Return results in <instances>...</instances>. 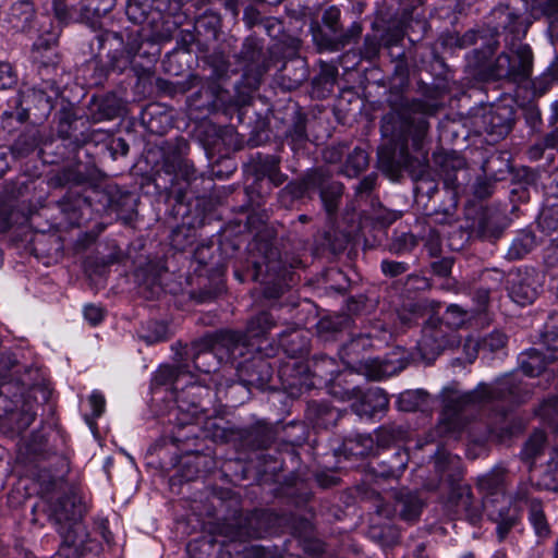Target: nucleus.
Wrapping results in <instances>:
<instances>
[{
    "label": "nucleus",
    "instance_id": "2",
    "mask_svg": "<svg viewBox=\"0 0 558 558\" xmlns=\"http://www.w3.org/2000/svg\"><path fill=\"white\" fill-rule=\"evenodd\" d=\"M52 388L44 369L25 366L21 373L13 351L0 355V429L20 435L35 421L40 403H48Z\"/></svg>",
    "mask_w": 558,
    "mask_h": 558
},
{
    "label": "nucleus",
    "instance_id": "18",
    "mask_svg": "<svg viewBox=\"0 0 558 558\" xmlns=\"http://www.w3.org/2000/svg\"><path fill=\"white\" fill-rule=\"evenodd\" d=\"M389 407V399L384 389L369 388L361 396L360 401L352 404V410L361 417L371 418Z\"/></svg>",
    "mask_w": 558,
    "mask_h": 558
},
{
    "label": "nucleus",
    "instance_id": "56",
    "mask_svg": "<svg viewBox=\"0 0 558 558\" xmlns=\"http://www.w3.org/2000/svg\"><path fill=\"white\" fill-rule=\"evenodd\" d=\"M507 344V335L500 330H494L476 344V349H504Z\"/></svg>",
    "mask_w": 558,
    "mask_h": 558
},
{
    "label": "nucleus",
    "instance_id": "14",
    "mask_svg": "<svg viewBox=\"0 0 558 558\" xmlns=\"http://www.w3.org/2000/svg\"><path fill=\"white\" fill-rule=\"evenodd\" d=\"M485 508L490 521L496 523V534L499 542L505 541L509 532L521 521V506H513L507 500L502 502L498 498H488L485 500Z\"/></svg>",
    "mask_w": 558,
    "mask_h": 558
},
{
    "label": "nucleus",
    "instance_id": "62",
    "mask_svg": "<svg viewBox=\"0 0 558 558\" xmlns=\"http://www.w3.org/2000/svg\"><path fill=\"white\" fill-rule=\"evenodd\" d=\"M474 195L480 198L484 199L489 197L494 192V182L486 178H478L476 182L474 183Z\"/></svg>",
    "mask_w": 558,
    "mask_h": 558
},
{
    "label": "nucleus",
    "instance_id": "7",
    "mask_svg": "<svg viewBox=\"0 0 558 558\" xmlns=\"http://www.w3.org/2000/svg\"><path fill=\"white\" fill-rule=\"evenodd\" d=\"M186 146L184 141L167 144L162 148L161 168L156 173V184L158 186L163 175L168 177L167 181L163 180V187L168 191L169 196L173 197L179 204L184 203L186 187L196 179L194 166L184 158Z\"/></svg>",
    "mask_w": 558,
    "mask_h": 558
},
{
    "label": "nucleus",
    "instance_id": "60",
    "mask_svg": "<svg viewBox=\"0 0 558 558\" xmlns=\"http://www.w3.org/2000/svg\"><path fill=\"white\" fill-rule=\"evenodd\" d=\"M16 73L8 62H0V89H7L15 85Z\"/></svg>",
    "mask_w": 558,
    "mask_h": 558
},
{
    "label": "nucleus",
    "instance_id": "53",
    "mask_svg": "<svg viewBox=\"0 0 558 558\" xmlns=\"http://www.w3.org/2000/svg\"><path fill=\"white\" fill-rule=\"evenodd\" d=\"M533 485L530 482H521L519 483L515 492L507 498L513 506H521V509L524 505H531L532 500H536L532 498L531 495L533 493Z\"/></svg>",
    "mask_w": 558,
    "mask_h": 558
},
{
    "label": "nucleus",
    "instance_id": "42",
    "mask_svg": "<svg viewBox=\"0 0 558 558\" xmlns=\"http://www.w3.org/2000/svg\"><path fill=\"white\" fill-rule=\"evenodd\" d=\"M322 183V173L314 172L310 174L306 179L300 182H291L289 183L284 190L283 194H289L292 198H301L305 194L310 192V190L317 186V184Z\"/></svg>",
    "mask_w": 558,
    "mask_h": 558
},
{
    "label": "nucleus",
    "instance_id": "38",
    "mask_svg": "<svg viewBox=\"0 0 558 558\" xmlns=\"http://www.w3.org/2000/svg\"><path fill=\"white\" fill-rule=\"evenodd\" d=\"M427 402V393L422 389L405 390L397 398V408L402 412H415Z\"/></svg>",
    "mask_w": 558,
    "mask_h": 558
},
{
    "label": "nucleus",
    "instance_id": "41",
    "mask_svg": "<svg viewBox=\"0 0 558 558\" xmlns=\"http://www.w3.org/2000/svg\"><path fill=\"white\" fill-rule=\"evenodd\" d=\"M473 499L474 496L469 486H458L452 490L450 496V505L453 508L454 514L459 519H463V515Z\"/></svg>",
    "mask_w": 558,
    "mask_h": 558
},
{
    "label": "nucleus",
    "instance_id": "64",
    "mask_svg": "<svg viewBox=\"0 0 558 558\" xmlns=\"http://www.w3.org/2000/svg\"><path fill=\"white\" fill-rule=\"evenodd\" d=\"M553 109V130L548 133L549 146L558 147V100L551 105Z\"/></svg>",
    "mask_w": 558,
    "mask_h": 558
},
{
    "label": "nucleus",
    "instance_id": "25",
    "mask_svg": "<svg viewBox=\"0 0 558 558\" xmlns=\"http://www.w3.org/2000/svg\"><path fill=\"white\" fill-rule=\"evenodd\" d=\"M306 417L319 428H328L337 423L340 413L327 402L312 401L307 405Z\"/></svg>",
    "mask_w": 558,
    "mask_h": 558
},
{
    "label": "nucleus",
    "instance_id": "54",
    "mask_svg": "<svg viewBox=\"0 0 558 558\" xmlns=\"http://www.w3.org/2000/svg\"><path fill=\"white\" fill-rule=\"evenodd\" d=\"M88 404L90 408V414L86 415V422L89 425H92L105 412V408H106L105 396L98 390L92 391V393L88 398Z\"/></svg>",
    "mask_w": 558,
    "mask_h": 558
},
{
    "label": "nucleus",
    "instance_id": "4",
    "mask_svg": "<svg viewBox=\"0 0 558 558\" xmlns=\"http://www.w3.org/2000/svg\"><path fill=\"white\" fill-rule=\"evenodd\" d=\"M430 114L433 108L426 101L402 98L381 118L384 144L378 149V165L384 172L393 177L407 165L409 141L414 150L423 149L429 130L427 117Z\"/></svg>",
    "mask_w": 558,
    "mask_h": 558
},
{
    "label": "nucleus",
    "instance_id": "49",
    "mask_svg": "<svg viewBox=\"0 0 558 558\" xmlns=\"http://www.w3.org/2000/svg\"><path fill=\"white\" fill-rule=\"evenodd\" d=\"M214 353L215 351H175V355L180 359L183 355L191 356L194 368L206 374L215 369L214 365L207 363L208 359H215Z\"/></svg>",
    "mask_w": 558,
    "mask_h": 558
},
{
    "label": "nucleus",
    "instance_id": "21",
    "mask_svg": "<svg viewBox=\"0 0 558 558\" xmlns=\"http://www.w3.org/2000/svg\"><path fill=\"white\" fill-rule=\"evenodd\" d=\"M347 367L351 372L363 375L369 380H383L396 374L402 367H397L388 360L369 359L366 361H360L356 365L347 364Z\"/></svg>",
    "mask_w": 558,
    "mask_h": 558
},
{
    "label": "nucleus",
    "instance_id": "10",
    "mask_svg": "<svg viewBox=\"0 0 558 558\" xmlns=\"http://www.w3.org/2000/svg\"><path fill=\"white\" fill-rule=\"evenodd\" d=\"M275 326V320L268 312H262L252 317L245 332L221 329L206 332L194 340V349H232L236 347H250L252 340L264 338Z\"/></svg>",
    "mask_w": 558,
    "mask_h": 558
},
{
    "label": "nucleus",
    "instance_id": "28",
    "mask_svg": "<svg viewBox=\"0 0 558 558\" xmlns=\"http://www.w3.org/2000/svg\"><path fill=\"white\" fill-rule=\"evenodd\" d=\"M506 471L504 468H496L489 473L478 478V487L486 493V499L488 498H501L506 497Z\"/></svg>",
    "mask_w": 558,
    "mask_h": 558
},
{
    "label": "nucleus",
    "instance_id": "61",
    "mask_svg": "<svg viewBox=\"0 0 558 558\" xmlns=\"http://www.w3.org/2000/svg\"><path fill=\"white\" fill-rule=\"evenodd\" d=\"M381 271L388 277H397L404 274L409 269V265L404 262H396L385 259L381 262Z\"/></svg>",
    "mask_w": 558,
    "mask_h": 558
},
{
    "label": "nucleus",
    "instance_id": "6",
    "mask_svg": "<svg viewBox=\"0 0 558 558\" xmlns=\"http://www.w3.org/2000/svg\"><path fill=\"white\" fill-rule=\"evenodd\" d=\"M499 47V41L492 36L482 49L473 51L470 65H472L484 80L508 78L512 82L527 80L533 69V52L529 45H512L510 48L515 59L511 60L506 52L500 53L495 60L493 54Z\"/></svg>",
    "mask_w": 558,
    "mask_h": 558
},
{
    "label": "nucleus",
    "instance_id": "63",
    "mask_svg": "<svg viewBox=\"0 0 558 558\" xmlns=\"http://www.w3.org/2000/svg\"><path fill=\"white\" fill-rule=\"evenodd\" d=\"M447 314L449 316L450 324H452L457 327L463 325L466 322V319L469 318L468 312L464 311L463 308H461L457 304L449 305L447 307Z\"/></svg>",
    "mask_w": 558,
    "mask_h": 558
},
{
    "label": "nucleus",
    "instance_id": "40",
    "mask_svg": "<svg viewBox=\"0 0 558 558\" xmlns=\"http://www.w3.org/2000/svg\"><path fill=\"white\" fill-rule=\"evenodd\" d=\"M473 499L474 496L469 486H458L452 490L450 496V505L453 508L454 514L459 519H463V515Z\"/></svg>",
    "mask_w": 558,
    "mask_h": 558
},
{
    "label": "nucleus",
    "instance_id": "50",
    "mask_svg": "<svg viewBox=\"0 0 558 558\" xmlns=\"http://www.w3.org/2000/svg\"><path fill=\"white\" fill-rule=\"evenodd\" d=\"M417 245L416 238L409 232L396 234L389 245V250L393 254H404L411 252Z\"/></svg>",
    "mask_w": 558,
    "mask_h": 558
},
{
    "label": "nucleus",
    "instance_id": "29",
    "mask_svg": "<svg viewBox=\"0 0 558 558\" xmlns=\"http://www.w3.org/2000/svg\"><path fill=\"white\" fill-rule=\"evenodd\" d=\"M343 452L348 457L376 456L375 439L371 434H355L344 439Z\"/></svg>",
    "mask_w": 558,
    "mask_h": 558
},
{
    "label": "nucleus",
    "instance_id": "45",
    "mask_svg": "<svg viewBox=\"0 0 558 558\" xmlns=\"http://www.w3.org/2000/svg\"><path fill=\"white\" fill-rule=\"evenodd\" d=\"M116 7V0H85L82 7V15L87 19L105 16Z\"/></svg>",
    "mask_w": 558,
    "mask_h": 558
},
{
    "label": "nucleus",
    "instance_id": "32",
    "mask_svg": "<svg viewBox=\"0 0 558 558\" xmlns=\"http://www.w3.org/2000/svg\"><path fill=\"white\" fill-rule=\"evenodd\" d=\"M405 430L396 424L381 425L375 429V452L380 457L381 450L388 449L392 444L401 439Z\"/></svg>",
    "mask_w": 558,
    "mask_h": 558
},
{
    "label": "nucleus",
    "instance_id": "37",
    "mask_svg": "<svg viewBox=\"0 0 558 558\" xmlns=\"http://www.w3.org/2000/svg\"><path fill=\"white\" fill-rule=\"evenodd\" d=\"M286 138L294 151L304 147L308 140L306 133V118L304 116L298 113L294 117L292 125L287 131Z\"/></svg>",
    "mask_w": 558,
    "mask_h": 558
},
{
    "label": "nucleus",
    "instance_id": "35",
    "mask_svg": "<svg viewBox=\"0 0 558 558\" xmlns=\"http://www.w3.org/2000/svg\"><path fill=\"white\" fill-rule=\"evenodd\" d=\"M518 361L524 375L536 377L546 369V359L543 351H522Z\"/></svg>",
    "mask_w": 558,
    "mask_h": 558
},
{
    "label": "nucleus",
    "instance_id": "31",
    "mask_svg": "<svg viewBox=\"0 0 558 558\" xmlns=\"http://www.w3.org/2000/svg\"><path fill=\"white\" fill-rule=\"evenodd\" d=\"M546 448V435L543 430H535L524 442L520 458L532 468L541 458Z\"/></svg>",
    "mask_w": 558,
    "mask_h": 558
},
{
    "label": "nucleus",
    "instance_id": "5",
    "mask_svg": "<svg viewBox=\"0 0 558 558\" xmlns=\"http://www.w3.org/2000/svg\"><path fill=\"white\" fill-rule=\"evenodd\" d=\"M269 514L256 511L247 515L243 523L236 526L226 525L221 529V538L204 535L187 544V551L194 558H231L233 553H240L238 543L250 538H262L268 533L265 523Z\"/></svg>",
    "mask_w": 558,
    "mask_h": 558
},
{
    "label": "nucleus",
    "instance_id": "12",
    "mask_svg": "<svg viewBox=\"0 0 558 558\" xmlns=\"http://www.w3.org/2000/svg\"><path fill=\"white\" fill-rule=\"evenodd\" d=\"M47 511L62 538L61 549L53 558H61V550L74 546L77 538L75 497L68 494L54 495L47 502Z\"/></svg>",
    "mask_w": 558,
    "mask_h": 558
},
{
    "label": "nucleus",
    "instance_id": "23",
    "mask_svg": "<svg viewBox=\"0 0 558 558\" xmlns=\"http://www.w3.org/2000/svg\"><path fill=\"white\" fill-rule=\"evenodd\" d=\"M58 39V32H48L47 37L40 36L33 45L32 59L44 68L53 66L58 63V56L53 49Z\"/></svg>",
    "mask_w": 558,
    "mask_h": 558
},
{
    "label": "nucleus",
    "instance_id": "46",
    "mask_svg": "<svg viewBox=\"0 0 558 558\" xmlns=\"http://www.w3.org/2000/svg\"><path fill=\"white\" fill-rule=\"evenodd\" d=\"M369 536L381 546L389 547L398 543L400 533L393 525L372 526Z\"/></svg>",
    "mask_w": 558,
    "mask_h": 558
},
{
    "label": "nucleus",
    "instance_id": "22",
    "mask_svg": "<svg viewBox=\"0 0 558 558\" xmlns=\"http://www.w3.org/2000/svg\"><path fill=\"white\" fill-rule=\"evenodd\" d=\"M58 207L70 226H81L84 215L89 211V202L77 193H68L58 202Z\"/></svg>",
    "mask_w": 558,
    "mask_h": 558
},
{
    "label": "nucleus",
    "instance_id": "1",
    "mask_svg": "<svg viewBox=\"0 0 558 558\" xmlns=\"http://www.w3.org/2000/svg\"><path fill=\"white\" fill-rule=\"evenodd\" d=\"M445 392L444 408L438 423V429L441 434L458 438L464 432H468L469 437L474 442L486 440L502 442L523 430L524 424L521 418L502 410L496 413L483 434L475 435L471 429L472 423L464 416V411L494 401L519 407L532 399L534 384L515 374H508L498 378L493 385L481 383L476 388L469 391L460 392L448 388Z\"/></svg>",
    "mask_w": 558,
    "mask_h": 558
},
{
    "label": "nucleus",
    "instance_id": "27",
    "mask_svg": "<svg viewBox=\"0 0 558 558\" xmlns=\"http://www.w3.org/2000/svg\"><path fill=\"white\" fill-rule=\"evenodd\" d=\"M35 11L29 1L15 2L9 13V23L16 32H29L33 28Z\"/></svg>",
    "mask_w": 558,
    "mask_h": 558
},
{
    "label": "nucleus",
    "instance_id": "55",
    "mask_svg": "<svg viewBox=\"0 0 558 558\" xmlns=\"http://www.w3.org/2000/svg\"><path fill=\"white\" fill-rule=\"evenodd\" d=\"M362 29V25L354 22L343 34L335 38L332 49L338 50L355 41L361 36Z\"/></svg>",
    "mask_w": 558,
    "mask_h": 558
},
{
    "label": "nucleus",
    "instance_id": "19",
    "mask_svg": "<svg viewBox=\"0 0 558 558\" xmlns=\"http://www.w3.org/2000/svg\"><path fill=\"white\" fill-rule=\"evenodd\" d=\"M409 460V451L397 448L392 453L379 459L373 466V473L378 477L397 480L405 471Z\"/></svg>",
    "mask_w": 558,
    "mask_h": 558
},
{
    "label": "nucleus",
    "instance_id": "51",
    "mask_svg": "<svg viewBox=\"0 0 558 558\" xmlns=\"http://www.w3.org/2000/svg\"><path fill=\"white\" fill-rule=\"evenodd\" d=\"M167 337V326L163 323L153 322L148 325V330L140 333L144 344L156 345Z\"/></svg>",
    "mask_w": 558,
    "mask_h": 558
},
{
    "label": "nucleus",
    "instance_id": "43",
    "mask_svg": "<svg viewBox=\"0 0 558 558\" xmlns=\"http://www.w3.org/2000/svg\"><path fill=\"white\" fill-rule=\"evenodd\" d=\"M368 166V156L366 151L360 147H355L348 156L343 172L345 175L353 178L361 173Z\"/></svg>",
    "mask_w": 558,
    "mask_h": 558
},
{
    "label": "nucleus",
    "instance_id": "36",
    "mask_svg": "<svg viewBox=\"0 0 558 558\" xmlns=\"http://www.w3.org/2000/svg\"><path fill=\"white\" fill-rule=\"evenodd\" d=\"M536 246V236L530 231L520 232L512 241L507 252L511 260L523 258Z\"/></svg>",
    "mask_w": 558,
    "mask_h": 558
},
{
    "label": "nucleus",
    "instance_id": "3",
    "mask_svg": "<svg viewBox=\"0 0 558 558\" xmlns=\"http://www.w3.org/2000/svg\"><path fill=\"white\" fill-rule=\"evenodd\" d=\"M169 0H128L125 14L133 24L142 25L136 33L105 31L96 36L98 49L105 51L109 68L122 73L131 66L142 43L160 44L171 39V28L165 20Z\"/></svg>",
    "mask_w": 558,
    "mask_h": 558
},
{
    "label": "nucleus",
    "instance_id": "52",
    "mask_svg": "<svg viewBox=\"0 0 558 558\" xmlns=\"http://www.w3.org/2000/svg\"><path fill=\"white\" fill-rule=\"evenodd\" d=\"M545 349H558V325L555 322H548L538 333L536 342Z\"/></svg>",
    "mask_w": 558,
    "mask_h": 558
},
{
    "label": "nucleus",
    "instance_id": "17",
    "mask_svg": "<svg viewBox=\"0 0 558 558\" xmlns=\"http://www.w3.org/2000/svg\"><path fill=\"white\" fill-rule=\"evenodd\" d=\"M499 220L500 215L496 210L481 208L472 219L470 225L471 232L482 240L495 241L502 233Z\"/></svg>",
    "mask_w": 558,
    "mask_h": 558
},
{
    "label": "nucleus",
    "instance_id": "26",
    "mask_svg": "<svg viewBox=\"0 0 558 558\" xmlns=\"http://www.w3.org/2000/svg\"><path fill=\"white\" fill-rule=\"evenodd\" d=\"M220 89L215 82H208L189 98L190 106L195 110L211 112L218 108Z\"/></svg>",
    "mask_w": 558,
    "mask_h": 558
},
{
    "label": "nucleus",
    "instance_id": "24",
    "mask_svg": "<svg viewBox=\"0 0 558 558\" xmlns=\"http://www.w3.org/2000/svg\"><path fill=\"white\" fill-rule=\"evenodd\" d=\"M396 508L402 520L412 522L418 519L422 512L423 502L416 492L405 488L395 493Z\"/></svg>",
    "mask_w": 558,
    "mask_h": 558
},
{
    "label": "nucleus",
    "instance_id": "9",
    "mask_svg": "<svg viewBox=\"0 0 558 558\" xmlns=\"http://www.w3.org/2000/svg\"><path fill=\"white\" fill-rule=\"evenodd\" d=\"M304 351H293L284 362L281 363L279 372L282 375L290 376L296 381L292 385L305 386L313 388L317 386L315 379L319 381H332L339 375L340 369L333 357L327 356L324 353L314 355L312 360L304 359L302 354Z\"/></svg>",
    "mask_w": 558,
    "mask_h": 558
},
{
    "label": "nucleus",
    "instance_id": "20",
    "mask_svg": "<svg viewBox=\"0 0 558 558\" xmlns=\"http://www.w3.org/2000/svg\"><path fill=\"white\" fill-rule=\"evenodd\" d=\"M241 59L246 63V73H253L256 78H259L268 70L263 45L255 38H246L240 51Z\"/></svg>",
    "mask_w": 558,
    "mask_h": 558
},
{
    "label": "nucleus",
    "instance_id": "44",
    "mask_svg": "<svg viewBox=\"0 0 558 558\" xmlns=\"http://www.w3.org/2000/svg\"><path fill=\"white\" fill-rule=\"evenodd\" d=\"M544 423L555 425L558 423V396H549L545 398L534 410Z\"/></svg>",
    "mask_w": 558,
    "mask_h": 558
},
{
    "label": "nucleus",
    "instance_id": "11",
    "mask_svg": "<svg viewBox=\"0 0 558 558\" xmlns=\"http://www.w3.org/2000/svg\"><path fill=\"white\" fill-rule=\"evenodd\" d=\"M58 95V88L50 82H45L39 87H26L20 90L16 99L17 119L43 122L51 113Z\"/></svg>",
    "mask_w": 558,
    "mask_h": 558
},
{
    "label": "nucleus",
    "instance_id": "8",
    "mask_svg": "<svg viewBox=\"0 0 558 558\" xmlns=\"http://www.w3.org/2000/svg\"><path fill=\"white\" fill-rule=\"evenodd\" d=\"M189 365H161L154 374V381L157 385L173 384V389L177 391L175 402L178 414L175 417L179 427L198 424L204 409L201 404V397L203 387L195 383L187 384L181 391L179 390V378L175 376L179 373L189 372Z\"/></svg>",
    "mask_w": 558,
    "mask_h": 558
},
{
    "label": "nucleus",
    "instance_id": "59",
    "mask_svg": "<svg viewBox=\"0 0 558 558\" xmlns=\"http://www.w3.org/2000/svg\"><path fill=\"white\" fill-rule=\"evenodd\" d=\"M340 9L337 7H329L323 14L324 25L330 29L333 35H337L340 29Z\"/></svg>",
    "mask_w": 558,
    "mask_h": 558
},
{
    "label": "nucleus",
    "instance_id": "30",
    "mask_svg": "<svg viewBox=\"0 0 558 558\" xmlns=\"http://www.w3.org/2000/svg\"><path fill=\"white\" fill-rule=\"evenodd\" d=\"M280 159L274 155L259 156L255 163V172L258 179L268 178V180L275 185H281L287 177L280 172L279 169Z\"/></svg>",
    "mask_w": 558,
    "mask_h": 558
},
{
    "label": "nucleus",
    "instance_id": "39",
    "mask_svg": "<svg viewBox=\"0 0 558 558\" xmlns=\"http://www.w3.org/2000/svg\"><path fill=\"white\" fill-rule=\"evenodd\" d=\"M529 521L539 537L549 535L550 530L541 500H532L529 509Z\"/></svg>",
    "mask_w": 558,
    "mask_h": 558
},
{
    "label": "nucleus",
    "instance_id": "13",
    "mask_svg": "<svg viewBox=\"0 0 558 558\" xmlns=\"http://www.w3.org/2000/svg\"><path fill=\"white\" fill-rule=\"evenodd\" d=\"M65 439L59 429L48 427L35 430L25 444V454L29 461L47 460L62 452Z\"/></svg>",
    "mask_w": 558,
    "mask_h": 558
},
{
    "label": "nucleus",
    "instance_id": "34",
    "mask_svg": "<svg viewBox=\"0 0 558 558\" xmlns=\"http://www.w3.org/2000/svg\"><path fill=\"white\" fill-rule=\"evenodd\" d=\"M317 186H319V194L325 210L331 217L338 209V204L343 193V185L336 181L325 183L322 178V183L317 184Z\"/></svg>",
    "mask_w": 558,
    "mask_h": 558
},
{
    "label": "nucleus",
    "instance_id": "33",
    "mask_svg": "<svg viewBox=\"0 0 558 558\" xmlns=\"http://www.w3.org/2000/svg\"><path fill=\"white\" fill-rule=\"evenodd\" d=\"M39 144V131L35 128L28 129L15 140L11 147V154L16 158H24L34 153Z\"/></svg>",
    "mask_w": 558,
    "mask_h": 558
},
{
    "label": "nucleus",
    "instance_id": "58",
    "mask_svg": "<svg viewBox=\"0 0 558 558\" xmlns=\"http://www.w3.org/2000/svg\"><path fill=\"white\" fill-rule=\"evenodd\" d=\"M459 459L451 454H445L437 458L435 462L436 472L439 474L440 480L448 477L449 480L453 478L454 474L449 473L447 470L448 465H453L456 469L458 468Z\"/></svg>",
    "mask_w": 558,
    "mask_h": 558
},
{
    "label": "nucleus",
    "instance_id": "48",
    "mask_svg": "<svg viewBox=\"0 0 558 558\" xmlns=\"http://www.w3.org/2000/svg\"><path fill=\"white\" fill-rule=\"evenodd\" d=\"M542 481L543 485L548 489H556L558 487V451L555 448L550 449Z\"/></svg>",
    "mask_w": 558,
    "mask_h": 558
},
{
    "label": "nucleus",
    "instance_id": "15",
    "mask_svg": "<svg viewBox=\"0 0 558 558\" xmlns=\"http://www.w3.org/2000/svg\"><path fill=\"white\" fill-rule=\"evenodd\" d=\"M507 290L510 299L521 306L533 303L537 296L535 271L518 268L508 274Z\"/></svg>",
    "mask_w": 558,
    "mask_h": 558
},
{
    "label": "nucleus",
    "instance_id": "16",
    "mask_svg": "<svg viewBox=\"0 0 558 558\" xmlns=\"http://www.w3.org/2000/svg\"><path fill=\"white\" fill-rule=\"evenodd\" d=\"M57 134L62 140H70L74 144H80L88 140L89 135L85 134L87 121L77 117L72 108H62L57 114Z\"/></svg>",
    "mask_w": 558,
    "mask_h": 558
},
{
    "label": "nucleus",
    "instance_id": "47",
    "mask_svg": "<svg viewBox=\"0 0 558 558\" xmlns=\"http://www.w3.org/2000/svg\"><path fill=\"white\" fill-rule=\"evenodd\" d=\"M484 119L485 122L490 124V129H487V131L492 134L505 136L511 130V119L509 117H504L499 108L489 111Z\"/></svg>",
    "mask_w": 558,
    "mask_h": 558
},
{
    "label": "nucleus",
    "instance_id": "57",
    "mask_svg": "<svg viewBox=\"0 0 558 558\" xmlns=\"http://www.w3.org/2000/svg\"><path fill=\"white\" fill-rule=\"evenodd\" d=\"M251 435H254L252 444L255 448H267L272 439V433L269 427L256 426L252 429Z\"/></svg>",
    "mask_w": 558,
    "mask_h": 558
}]
</instances>
